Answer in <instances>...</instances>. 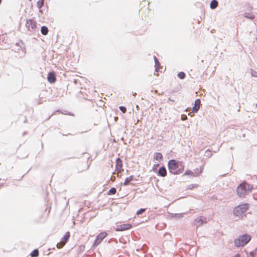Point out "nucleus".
<instances>
[{"label":"nucleus","instance_id":"f257e3e1","mask_svg":"<svg viewBox=\"0 0 257 257\" xmlns=\"http://www.w3.org/2000/svg\"><path fill=\"white\" fill-rule=\"evenodd\" d=\"M168 167L170 173L178 175L182 173L184 170V165L182 162L172 159L168 163Z\"/></svg>","mask_w":257,"mask_h":257},{"label":"nucleus","instance_id":"f03ea898","mask_svg":"<svg viewBox=\"0 0 257 257\" xmlns=\"http://www.w3.org/2000/svg\"><path fill=\"white\" fill-rule=\"evenodd\" d=\"M253 189L251 185L248 184L246 182H243L239 185L236 189L238 196L240 197H244Z\"/></svg>","mask_w":257,"mask_h":257},{"label":"nucleus","instance_id":"7ed1b4c3","mask_svg":"<svg viewBox=\"0 0 257 257\" xmlns=\"http://www.w3.org/2000/svg\"><path fill=\"white\" fill-rule=\"evenodd\" d=\"M250 239V236L247 234L240 235L237 238L234 239V245L236 247L243 246L246 245Z\"/></svg>","mask_w":257,"mask_h":257},{"label":"nucleus","instance_id":"20e7f679","mask_svg":"<svg viewBox=\"0 0 257 257\" xmlns=\"http://www.w3.org/2000/svg\"><path fill=\"white\" fill-rule=\"evenodd\" d=\"M248 207V204H240L233 209V214L236 216H240L247 211Z\"/></svg>","mask_w":257,"mask_h":257},{"label":"nucleus","instance_id":"39448f33","mask_svg":"<svg viewBox=\"0 0 257 257\" xmlns=\"http://www.w3.org/2000/svg\"><path fill=\"white\" fill-rule=\"evenodd\" d=\"M206 218L204 216H199L196 218L193 221V224L197 227L202 225L204 223H206Z\"/></svg>","mask_w":257,"mask_h":257},{"label":"nucleus","instance_id":"423d86ee","mask_svg":"<svg viewBox=\"0 0 257 257\" xmlns=\"http://www.w3.org/2000/svg\"><path fill=\"white\" fill-rule=\"evenodd\" d=\"M132 227V224L126 223L118 225L117 228L115 229L116 231H122L128 230Z\"/></svg>","mask_w":257,"mask_h":257},{"label":"nucleus","instance_id":"0eeeda50","mask_svg":"<svg viewBox=\"0 0 257 257\" xmlns=\"http://www.w3.org/2000/svg\"><path fill=\"white\" fill-rule=\"evenodd\" d=\"M36 24L37 23L33 19H30L27 21L26 26L29 30L31 28L32 30H34L36 28Z\"/></svg>","mask_w":257,"mask_h":257},{"label":"nucleus","instance_id":"6e6552de","mask_svg":"<svg viewBox=\"0 0 257 257\" xmlns=\"http://www.w3.org/2000/svg\"><path fill=\"white\" fill-rule=\"evenodd\" d=\"M116 166H115V171L120 173L122 169V161L120 158H117L115 161Z\"/></svg>","mask_w":257,"mask_h":257},{"label":"nucleus","instance_id":"1a4fd4ad","mask_svg":"<svg viewBox=\"0 0 257 257\" xmlns=\"http://www.w3.org/2000/svg\"><path fill=\"white\" fill-rule=\"evenodd\" d=\"M200 104H201L200 99L199 98L196 99L195 101L194 105L192 108V112L194 113L197 112L199 109Z\"/></svg>","mask_w":257,"mask_h":257},{"label":"nucleus","instance_id":"9d476101","mask_svg":"<svg viewBox=\"0 0 257 257\" xmlns=\"http://www.w3.org/2000/svg\"><path fill=\"white\" fill-rule=\"evenodd\" d=\"M47 80L51 83H54L56 81V75L54 72H50L48 73Z\"/></svg>","mask_w":257,"mask_h":257},{"label":"nucleus","instance_id":"9b49d317","mask_svg":"<svg viewBox=\"0 0 257 257\" xmlns=\"http://www.w3.org/2000/svg\"><path fill=\"white\" fill-rule=\"evenodd\" d=\"M158 175L161 177H165L167 175V170L164 166H162L159 168Z\"/></svg>","mask_w":257,"mask_h":257},{"label":"nucleus","instance_id":"f8f14e48","mask_svg":"<svg viewBox=\"0 0 257 257\" xmlns=\"http://www.w3.org/2000/svg\"><path fill=\"white\" fill-rule=\"evenodd\" d=\"M154 159L157 161H161L163 159V157L161 153L157 152L154 154Z\"/></svg>","mask_w":257,"mask_h":257},{"label":"nucleus","instance_id":"ddd939ff","mask_svg":"<svg viewBox=\"0 0 257 257\" xmlns=\"http://www.w3.org/2000/svg\"><path fill=\"white\" fill-rule=\"evenodd\" d=\"M134 180V177L133 175L125 178L123 185L127 186L130 184V182Z\"/></svg>","mask_w":257,"mask_h":257},{"label":"nucleus","instance_id":"4468645a","mask_svg":"<svg viewBox=\"0 0 257 257\" xmlns=\"http://www.w3.org/2000/svg\"><path fill=\"white\" fill-rule=\"evenodd\" d=\"M107 233L104 232H100L97 236V240H99L100 242L102 241V240L106 236Z\"/></svg>","mask_w":257,"mask_h":257},{"label":"nucleus","instance_id":"2eb2a0df","mask_svg":"<svg viewBox=\"0 0 257 257\" xmlns=\"http://www.w3.org/2000/svg\"><path fill=\"white\" fill-rule=\"evenodd\" d=\"M70 237V233L69 232H67L64 236L62 238L61 241L64 242L65 244L67 242Z\"/></svg>","mask_w":257,"mask_h":257},{"label":"nucleus","instance_id":"dca6fc26","mask_svg":"<svg viewBox=\"0 0 257 257\" xmlns=\"http://www.w3.org/2000/svg\"><path fill=\"white\" fill-rule=\"evenodd\" d=\"M218 3L216 0H212L210 4V7L211 9H215L218 6Z\"/></svg>","mask_w":257,"mask_h":257},{"label":"nucleus","instance_id":"f3484780","mask_svg":"<svg viewBox=\"0 0 257 257\" xmlns=\"http://www.w3.org/2000/svg\"><path fill=\"white\" fill-rule=\"evenodd\" d=\"M243 16L245 18L252 20L254 18L255 16L251 13L245 12L243 14Z\"/></svg>","mask_w":257,"mask_h":257},{"label":"nucleus","instance_id":"a211bd4d","mask_svg":"<svg viewBox=\"0 0 257 257\" xmlns=\"http://www.w3.org/2000/svg\"><path fill=\"white\" fill-rule=\"evenodd\" d=\"M48 29L46 26H43L41 27V32L43 35H46L48 33Z\"/></svg>","mask_w":257,"mask_h":257},{"label":"nucleus","instance_id":"6ab92c4d","mask_svg":"<svg viewBox=\"0 0 257 257\" xmlns=\"http://www.w3.org/2000/svg\"><path fill=\"white\" fill-rule=\"evenodd\" d=\"M39 252L38 249H34L33 251L30 253V255L31 257H38L39 256Z\"/></svg>","mask_w":257,"mask_h":257},{"label":"nucleus","instance_id":"aec40b11","mask_svg":"<svg viewBox=\"0 0 257 257\" xmlns=\"http://www.w3.org/2000/svg\"><path fill=\"white\" fill-rule=\"evenodd\" d=\"M160 63L158 59H156L155 61V72H158L159 70Z\"/></svg>","mask_w":257,"mask_h":257},{"label":"nucleus","instance_id":"412c9836","mask_svg":"<svg viewBox=\"0 0 257 257\" xmlns=\"http://www.w3.org/2000/svg\"><path fill=\"white\" fill-rule=\"evenodd\" d=\"M45 0H39L37 2V5L39 9H41L44 5Z\"/></svg>","mask_w":257,"mask_h":257},{"label":"nucleus","instance_id":"4be33fe9","mask_svg":"<svg viewBox=\"0 0 257 257\" xmlns=\"http://www.w3.org/2000/svg\"><path fill=\"white\" fill-rule=\"evenodd\" d=\"M116 189L114 187H112L108 192V195H114L116 193Z\"/></svg>","mask_w":257,"mask_h":257},{"label":"nucleus","instance_id":"5701e85b","mask_svg":"<svg viewBox=\"0 0 257 257\" xmlns=\"http://www.w3.org/2000/svg\"><path fill=\"white\" fill-rule=\"evenodd\" d=\"M178 77L181 79H183L185 77V73L183 72H180L177 75Z\"/></svg>","mask_w":257,"mask_h":257},{"label":"nucleus","instance_id":"b1692460","mask_svg":"<svg viewBox=\"0 0 257 257\" xmlns=\"http://www.w3.org/2000/svg\"><path fill=\"white\" fill-rule=\"evenodd\" d=\"M184 213H175L173 215V216L174 217L181 218L183 217Z\"/></svg>","mask_w":257,"mask_h":257},{"label":"nucleus","instance_id":"393cba45","mask_svg":"<svg viewBox=\"0 0 257 257\" xmlns=\"http://www.w3.org/2000/svg\"><path fill=\"white\" fill-rule=\"evenodd\" d=\"M184 175H190V176H194V173L191 170H187L186 171L184 174Z\"/></svg>","mask_w":257,"mask_h":257},{"label":"nucleus","instance_id":"a878e982","mask_svg":"<svg viewBox=\"0 0 257 257\" xmlns=\"http://www.w3.org/2000/svg\"><path fill=\"white\" fill-rule=\"evenodd\" d=\"M146 210L145 208H141L138 210L136 213V214L138 215L142 214L143 212H144Z\"/></svg>","mask_w":257,"mask_h":257},{"label":"nucleus","instance_id":"bb28decb","mask_svg":"<svg viewBox=\"0 0 257 257\" xmlns=\"http://www.w3.org/2000/svg\"><path fill=\"white\" fill-rule=\"evenodd\" d=\"M198 185L197 184H190L188 186L187 189L189 190H191L195 187H197Z\"/></svg>","mask_w":257,"mask_h":257},{"label":"nucleus","instance_id":"cd10ccee","mask_svg":"<svg viewBox=\"0 0 257 257\" xmlns=\"http://www.w3.org/2000/svg\"><path fill=\"white\" fill-rule=\"evenodd\" d=\"M65 244L61 241V242L57 243V247L58 248H61Z\"/></svg>","mask_w":257,"mask_h":257},{"label":"nucleus","instance_id":"c85d7f7f","mask_svg":"<svg viewBox=\"0 0 257 257\" xmlns=\"http://www.w3.org/2000/svg\"><path fill=\"white\" fill-rule=\"evenodd\" d=\"M119 108L122 113H125L126 112V108L125 106H120Z\"/></svg>","mask_w":257,"mask_h":257},{"label":"nucleus","instance_id":"c756f323","mask_svg":"<svg viewBox=\"0 0 257 257\" xmlns=\"http://www.w3.org/2000/svg\"><path fill=\"white\" fill-rule=\"evenodd\" d=\"M211 155V154L210 153V152L209 151H206L205 152V156L208 157H210Z\"/></svg>","mask_w":257,"mask_h":257},{"label":"nucleus","instance_id":"7c9ffc66","mask_svg":"<svg viewBox=\"0 0 257 257\" xmlns=\"http://www.w3.org/2000/svg\"><path fill=\"white\" fill-rule=\"evenodd\" d=\"M100 242H101L100 241V240H97V238L96 237V239L95 240V242H94V245H97Z\"/></svg>","mask_w":257,"mask_h":257},{"label":"nucleus","instance_id":"2f4dec72","mask_svg":"<svg viewBox=\"0 0 257 257\" xmlns=\"http://www.w3.org/2000/svg\"><path fill=\"white\" fill-rule=\"evenodd\" d=\"M187 116L185 115V114H183L181 115V119L183 120H185L186 119H187Z\"/></svg>","mask_w":257,"mask_h":257},{"label":"nucleus","instance_id":"473e14b6","mask_svg":"<svg viewBox=\"0 0 257 257\" xmlns=\"http://www.w3.org/2000/svg\"><path fill=\"white\" fill-rule=\"evenodd\" d=\"M251 75L253 77H257V72L255 71L252 72Z\"/></svg>","mask_w":257,"mask_h":257},{"label":"nucleus","instance_id":"72a5a7b5","mask_svg":"<svg viewBox=\"0 0 257 257\" xmlns=\"http://www.w3.org/2000/svg\"><path fill=\"white\" fill-rule=\"evenodd\" d=\"M156 59H157V58L156 57V56H154V61H156Z\"/></svg>","mask_w":257,"mask_h":257},{"label":"nucleus","instance_id":"f704fd0d","mask_svg":"<svg viewBox=\"0 0 257 257\" xmlns=\"http://www.w3.org/2000/svg\"><path fill=\"white\" fill-rule=\"evenodd\" d=\"M136 95H137L136 93H135L133 94V96H135Z\"/></svg>","mask_w":257,"mask_h":257},{"label":"nucleus","instance_id":"c9c22d12","mask_svg":"<svg viewBox=\"0 0 257 257\" xmlns=\"http://www.w3.org/2000/svg\"><path fill=\"white\" fill-rule=\"evenodd\" d=\"M159 165V164H157V165H156V167H157Z\"/></svg>","mask_w":257,"mask_h":257},{"label":"nucleus","instance_id":"e433bc0d","mask_svg":"<svg viewBox=\"0 0 257 257\" xmlns=\"http://www.w3.org/2000/svg\"><path fill=\"white\" fill-rule=\"evenodd\" d=\"M159 165V164H157V165H156V167H157Z\"/></svg>","mask_w":257,"mask_h":257}]
</instances>
